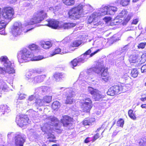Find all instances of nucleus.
Instances as JSON below:
<instances>
[{"label": "nucleus", "instance_id": "nucleus-26", "mask_svg": "<svg viewBox=\"0 0 146 146\" xmlns=\"http://www.w3.org/2000/svg\"><path fill=\"white\" fill-rule=\"evenodd\" d=\"M107 7H108L107 14L108 15H113L117 10V7L114 6L108 5Z\"/></svg>", "mask_w": 146, "mask_h": 146}, {"label": "nucleus", "instance_id": "nucleus-30", "mask_svg": "<svg viewBox=\"0 0 146 146\" xmlns=\"http://www.w3.org/2000/svg\"><path fill=\"white\" fill-rule=\"evenodd\" d=\"M129 60L130 63H135L138 61L139 58L137 56L132 55L130 56Z\"/></svg>", "mask_w": 146, "mask_h": 146}, {"label": "nucleus", "instance_id": "nucleus-17", "mask_svg": "<svg viewBox=\"0 0 146 146\" xmlns=\"http://www.w3.org/2000/svg\"><path fill=\"white\" fill-rule=\"evenodd\" d=\"M15 146H23L25 139V137L21 135H18L14 138Z\"/></svg>", "mask_w": 146, "mask_h": 146}, {"label": "nucleus", "instance_id": "nucleus-50", "mask_svg": "<svg viewBox=\"0 0 146 146\" xmlns=\"http://www.w3.org/2000/svg\"><path fill=\"white\" fill-rule=\"evenodd\" d=\"M5 73V69L0 67V74L4 75Z\"/></svg>", "mask_w": 146, "mask_h": 146}, {"label": "nucleus", "instance_id": "nucleus-29", "mask_svg": "<svg viewBox=\"0 0 146 146\" xmlns=\"http://www.w3.org/2000/svg\"><path fill=\"white\" fill-rule=\"evenodd\" d=\"M76 24L75 23H64L63 25V27L64 29H68L75 27Z\"/></svg>", "mask_w": 146, "mask_h": 146}, {"label": "nucleus", "instance_id": "nucleus-12", "mask_svg": "<svg viewBox=\"0 0 146 146\" xmlns=\"http://www.w3.org/2000/svg\"><path fill=\"white\" fill-rule=\"evenodd\" d=\"M103 67V65L101 62H97L94 67L88 69L86 71V73L89 75H91L94 73L97 74L100 73Z\"/></svg>", "mask_w": 146, "mask_h": 146}, {"label": "nucleus", "instance_id": "nucleus-58", "mask_svg": "<svg viewBox=\"0 0 146 146\" xmlns=\"http://www.w3.org/2000/svg\"><path fill=\"white\" fill-rule=\"evenodd\" d=\"M100 51L99 49H98L96 51L94 52L91 53L90 55L89 56V57H91L94 56V54L97 53L98 52Z\"/></svg>", "mask_w": 146, "mask_h": 146}, {"label": "nucleus", "instance_id": "nucleus-8", "mask_svg": "<svg viewBox=\"0 0 146 146\" xmlns=\"http://www.w3.org/2000/svg\"><path fill=\"white\" fill-rule=\"evenodd\" d=\"M48 125L47 123H45L43 126L41 127V130L43 132H44V134H47V138L49 139V141L54 142L55 140L51 139H55V137L54 135L51 134V127L48 126L47 128V126Z\"/></svg>", "mask_w": 146, "mask_h": 146}, {"label": "nucleus", "instance_id": "nucleus-37", "mask_svg": "<svg viewBox=\"0 0 146 146\" xmlns=\"http://www.w3.org/2000/svg\"><path fill=\"white\" fill-rule=\"evenodd\" d=\"M40 89V90L43 93L48 92L50 90V88L46 86L41 87Z\"/></svg>", "mask_w": 146, "mask_h": 146}, {"label": "nucleus", "instance_id": "nucleus-19", "mask_svg": "<svg viewBox=\"0 0 146 146\" xmlns=\"http://www.w3.org/2000/svg\"><path fill=\"white\" fill-rule=\"evenodd\" d=\"M47 23L45 24L49 27H52V28L56 29L58 27V24L59 22L54 19H52L46 21Z\"/></svg>", "mask_w": 146, "mask_h": 146}, {"label": "nucleus", "instance_id": "nucleus-2", "mask_svg": "<svg viewBox=\"0 0 146 146\" xmlns=\"http://www.w3.org/2000/svg\"><path fill=\"white\" fill-rule=\"evenodd\" d=\"M87 6L89 7H91L90 5L85 6L80 4L71 9L68 12L69 17L74 20L79 19L83 10L84 8H86Z\"/></svg>", "mask_w": 146, "mask_h": 146}, {"label": "nucleus", "instance_id": "nucleus-13", "mask_svg": "<svg viewBox=\"0 0 146 146\" xmlns=\"http://www.w3.org/2000/svg\"><path fill=\"white\" fill-rule=\"evenodd\" d=\"M14 13L13 9L11 7H7L3 11V17L5 19L11 20Z\"/></svg>", "mask_w": 146, "mask_h": 146}, {"label": "nucleus", "instance_id": "nucleus-6", "mask_svg": "<svg viewBox=\"0 0 146 146\" xmlns=\"http://www.w3.org/2000/svg\"><path fill=\"white\" fill-rule=\"evenodd\" d=\"M132 15L133 14L132 13H128L127 11L125 10H123L118 15L120 18L122 19V20H124L123 21L122 23V24L123 25H126Z\"/></svg>", "mask_w": 146, "mask_h": 146}, {"label": "nucleus", "instance_id": "nucleus-62", "mask_svg": "<svg viewBox=\"0 0 146 146\" xmlns=\"http://www.w3.org/2000/svg\"><path fill=\"white\" fill-rule=\"evenodd\" d=\"M35 99V97L33 95H31L29 97V101H33Z\"/></svg>", "mask_w": 146, "mask_h": 146}, {"label": "nucleus", "instance_id": "nucleus-45", "mask_svg": "<svg viewBox=\"0 0 146 146\" xmlns=\"http://www.w3.org/2000/svg\"><path fill=\"white\" fill-rule=\"evenodd\" d=\"M141 63H144L146 61V53L143 54L141 56Z\"/></svg>", "mask_w": 146, "mask_h": 146}, {"label": "nucleus", "instance_id": "nucleus-47", "mask_svg": "<svg viewBox=\"0 0 146 146\" xmlns=\"http://www.w3.org/2000/svg\"><path fill=\"white\" fill-rule=\"evenodd\" d=\"M71 63L73 67L76 66L78 63V62L77 59L76 58L74 59L73 61H71Z\"/></svg>", "mask_w": 146, "mask_h": 146}, {"label": "nucleus", "instance_id": "nucleus-33", "mask_svg": "<svg viewBox=\"0 0 146 146\" xmlns=\"http://www.w3.org/2000/svg\"><path fill=\"white\" fill-rule=\"evenodd\" d=\"M62 1L65 4L68 5H73L74 3V0H62Z\"/></svg>", "mask_w": 146, "mask_h": 146}, {"label": "nucleus", "instance_id": "nucleus-38", "mask_svg": "<svg viewBox=\"0 0 146 146\" xmlns=\"http://www.w3.org/2000/svg\"><path fill=\"white\" fill-rule=\"evenodd\" d=\"M35 103L37 105L40 106L45 105L43 99L41 100L40 99H37L35 102Z\"/></svg>", "mask_w": 146, "mask_h": 146}, {"label": "nucleus", "instance_id": "nucleus-28", "mask_svg": "<svg viewBox=\"0 0 146 146\" xmlns=\"http://www.w3.org/2000/svg\"><path fill=\"white\" fill-rule=\"evenodd\" d=\"M95 121L94 118H86L83 121V124L84 125H91Z\"/></svg>", "mask_w": 146, "mask_h": 146}, {"label": "nucleus", "instance_id": "nucleus-7", "mask_svg": "<svg viewBox=\"0 0 146 146\" xmlns=\"http://www.w3.org/2000/svg\"><path fill=\"white\" fill-rule=\"evenodd\" d=\"M22 29L21 23V22H15L11 30L12 35L14 36H17L21 34Z\"/></svg>", "mask_w": 146, "mask_h": 146}, {"label": "nucleus", "instance_id": "nucleus-59", "mask_svg": "<svg viewBox=\"0 0 146 146\" xmlns=\"http://www.w3.org/2000/svg\"><path fill=\"white\" fill-rule=\"evenodd\" d=\"M32 74L30 72H28L26 74V76L27 77L26 78H29V77H30L32 76Z\"/></svg>", "mask_w": 146, "mask_h": 146}, {"label": "nucleus", "instance_id": "nucleus-53", "mask_svg": "<svg viewBox=\"0 0 146 146\" xmlns=\"http://www.w3.org/2000/svg\"><path fill=\"white\" fill-rule=\"evenodd\" d=\"M81 57H82L84 59V60L85 61H86L88 58V57H87V55L84 53L81 55Z\"/></svg>", "mask_w": 146, "mask_h": 146}, {"label": "nucleus", "instance_id": "nucleus-57", "mask_svg": "<svg viewBox=\"0 0 146 146\" xmlns=\"http://www.w3.org/2000/svg\"><path fill=\"white\" fill-rule=\"evenodd\" d=\"M100 137L99 134L98 133H97L94 136V139H93V141H95L96 139L99 138Z\"/></svg>", "mask_w": 146, "mask_h": 146}, {"label": "nucleus", "instance_id": "nucleus-61", "mask_svg": "<svg viewBox=\"0 0 146 146\" xmlns=\"http://www.w3.org/2000/svg\"><path fill=\"white\" fill-rule=\"evenodd\" d=\"M26 79L28 80V82H33L34 83L33 78H26Z\"/></svg>", "mask_w": 146, "mask_h": 146}, {"label": "nucleus", "instance_id": "nucleus-36", "mask_svg": "<svg viewBox=\"0 0 146 146\" xmlns=\"http://www.w3.org/2000/svg\"><path fill=\"white\" fill-rule=\"evenodd\" d=\"M130 1V0H119V1L120 2V4L123 6H125L128 5Z\"/></svg>", "mask_w": 146, "mask_h": 146}, {"label": "nucleus", "instance_id": "nucleus-4", "mask_svg": "<svg viewBox=\"0 0 146 146\" xmlns=\"http://www.w3.org/2000/svg\"><path fill=\"white\" fill-rule=\"evenodd\" d=\"M88 90L92 95L95 101H101L104 98V95H102L101 92L98 90L91 87H88Z\"/></svg>", "mask_w": 146, "mask_h": 146}, {"label": "nucleus", "instance_id": "nucleus-24", "mask_svg": "<svg viewBox=\"0 0 146 146\" xmlns=\"http://www.w3.org/2000/svg\"><path fill=\"white\" fill-rule=\"evenodd\" d=\"M40 45L44 49H47L52 47V43L50 41L42 42H41Z\"/></svg>", "mask_w": 146, "mask_h": 146}, {"label": "nucleus", "instance_id": "nucleus-27", "mask_svg": "<svg viewBox=\"0 0 146 146\" xmlns=\"http://www.w3.org/2000/svg\"><path fill=\"white\" fill-rule=\"evenodd\" d=\"M66 76V75L65 74L62 73H56L54 76V77L57 81H59L62 80Z\"/></svg>", "mask_w": 146, "mask_h": 146}, {"label": "nucleus", "instance_id": "nucleus-48", "mask_svg": "<svg viewBox=\"0 0 146 146\" xmlns=\"http://www.w3.org/2000/svg\"><path fill=\"white\" fill-rule=\"evenodd\" d=\"M60 49L61 51V53H60V54H65L68 52V50H67L65 47L62 48Z\"/></svg>", "mask_w": 146, "mask_h": 146}, {"label": "nucleus", "instance_id": "nucleus-10", "mask_svg": "<svg viewBox=\"0 0 146 146\" xmlns=\"http://www.w3.org/2000/svg\"><path fill=\"white\" fill-rule=\"evenodd\" d=\"M45 120L47 121V123L48 125L47 126V127L49 126L51 127L50 126H54L56 127V129H58V123L59 121L55 117L51 116L47 117Z\"/></svg>", "mask_w": 146, "mask_h": 146}, {"label": "nucleus", "instance_id": "nucleus-35", "mask_svg": "<svg viewBox=\"0 0 146 146\" xmlns=\"http://www.w3.org/2000/svg\"><path fill=\"white\" fill-rule=\"evenodd\" d=\"M52 96H46L43 98V100L44 103H48L50 102L52 99Z\"/></svg>", "mask_w": 146, "mask_h": 146}, {"label": "nucleus", "instance_id": "nucleus-5", "mask_svg": "<svg viewBox=\"0 0 146 146\" xmlns=\"http://www.w3.org/2000/svg\"><path fill=\"white\" fill-rule=\"evenodd\" d=\"M125 87V86L121 85H115L108 89L107 94L108 95L113 96L118 94L120 91L124 92L123 89Z\"/></svg>", "mask_w": 146, "mask_h": 146}, {"label": "nucleus", "instance_id": "nucleus-22", "mask_svg": "<svg viewBox=\"0 0 146 146\" xmlns=\"http://www.w3.org/2000/svg\"><path fill=\"white\" fill-rule=\"evenodd\" d=\"M0 109L3 115L9 113L11 111L9 108L6 105H0Z\"/></svg>", "mask_w": 146, "mask_h": 146}, {"label": "nucleus", "instance_id": "nucleus-34", "mask_svg": "<svg viewBox=\"0 0 146 146\" xmlns=\"http://www.w3.org/2000/svg\"><path fill=\"white\" fill-rule=\"evenodd\" d=\"M83 42L82 40H79L75 41L73 42L72 44V46L73 47H76L79 46Z\"/></svg>", "mask_w": 146, "mask_h": 146}, {"label": "nucleus", "instance_id": "nucleus-3", "mask_svg": "<svg viewBox=\"0 0 146 146\" xmlns=\"http://www.w3.org/2000/svg\"><path fill=\"white\" fill-rule=\"evenodd\" d=\"M47 17L46 13L45 11L42 10L38 13L36 16L32 19L28 23V25H33L39 23L42 21L44 18Z\"/></svg>", "mask_w": 146, "mask_h": 146}, {"label": "nucleus", "instance_id": "nucleus-55", "mask_svg": "<svg viewBox=\"0 0 146 146\" xmlns=\"http://www.w3.org/2000/svg\"><path fill=\"white\" fill-rule=\"evenodd\" d=\"M26 96L25 94H21L19 96V99L20 100H23L25 98Z\"/></svg>", "mask_w": 146, "mask_h": 146}, {"label": "nucleus", "instance_id": "nucleus-21", "mask_svg": "<svg viewBox=\"0 0 146 146\" xmlns=\"http://www.w3.org/2000/svg\"><path fill=\"white\" fill-rule=\"evenodd\" d=\"M7 66H5V73H7L9 74H13L15 72V70L13 67L11 63V64L9 65H7Z\"/></svg>", "mask_w": 146, "mask_h": 146}, {"label": "nucleus", "instance_id": "nucleus-41", "mask_svg": "<svg viewBox=\"0 0 146 146\" xmlns=\"http://www.w3.org/2000/svg\"><path fill=\"white\" fill-rule=\"evenodd\" d=\"M139 145L140 146H146V139H140L139 141Z\"/></svg>", "mask_w": 146, "mask_h": 146}, {"label": "nucleus", "instance_id": "nucleus-52", "mask_svg": "<svg viewBox=\"0 0 146 146\" xmlns=\"http://www.w3.org/2000/svg\"><path fill=\"white\" fill-rule=\"evenodd\" d=\"M141 70L142 72H146V64L143 65L141 67Z\"/></svg>", "mask_w": 146, "mask_h": 146}, {"label": "nucleus", "instance_id": "nucleus-23", "mask_svg": "<svg viewBox=\"0 0 146 146\" xmlns=\"http://www.w3.org/2000/svg\"><path fill=\"white\" fill-rule=\"evenodd\" d=\"M0 61L4 66H7L8 64L9 65L11 64L10 61L5 56H1L0 58Z\"/></svg>", "mask_w": 146, "mask_h": 146}, {"label": "nucleus", "instance_id": "nucleus-39", "mask_svg": "<svg viewBox=\"0 0 146 146\" xmlns=\"http://www.w3.org/2000/svg\"><path fill=\"white\" fill-rule=\"evenodd\" d=\"M131 76L134 78L137 76L138 74V71L136 69H133L131 72Z\"/></svg>", "mask_w": 146, "mask_h": 146}, {"label": "nucleus", "instance_id": "nucleus-56", "mask_svg": "<svg viewBox=\"0 0 146 146\" xmlns=\"http://www.w3.org/2000/svg\"><path fill=\"white\" fill-rule=\"evenodd\" d=\"M129 116L131 119L134 120H135L136 119V117L133 113H132V115H130Z\"/></svg>", "mask_w": 146, "mask_h": 146}, {"label": "nucleus", "instance_id": "nucleus-44", "mask_svg": "<svg viewBox=\"0 0 146 146\" xmlns=\"http://www.w3.org/2000/svg\"><path fill=\"white\" fill-rule=\"evenodd\" d=\"M29 48L31 50H36L38 48V47L36 45L33 44L29 45Z\"/></svg>", "mask_w": 146, "mask_h": 146}, {"label": "nucleus", "instance_id": "nucleus-51", "mask_svg": "<svg viewBox=\"0 0 146 146\" xmlns=\"http://www.w3.org/2000/svg\"><path fill=\"white\" fill-rule=\"evenodd\" d=\"M78 60V63H83L85 61L84 60V59L82 57H81V55L80 56V58L77 59Z\"/></svg>", "mask_w": 146, "mask_h": 146}, {"label": "nucleus", "instance_id": "nucleus-15", "mask_svg": "<svg viewBox=\"0 0 146 146\" xmlns=\"http://www.w3.org/2000/svg\"><path fill=\"white\" fill-rule=\"evenodd\" d=\"M97 15L96 13H94L89 17L88 19V23H91L93 28H96V26L100 25L101 23L100 22L96 23L95 21L97 17Z\"/></svg>", "mask_w": 146, "mask_h": 146}, {"label": "nucleus", "instance_id": "nucleus-32", "mask_svg": "<svg viewBox=\"0 0 146 146\" xmlns=\"http://www.w3.org/2000/svg\"><path fill=\"white\" fill-rule=\"evenodd\" d=\"M52 109L55 110L60 107V104L58 101L54 102L52 104Z\"/></svg>", "mask_w": 146, "mask_h": 146}, {"label": "nucleus", "instance_id": "nucleus-14", "mask_svg": "<svg viewBox=\"0 0 146 146\" xmlns=\"http://www.w3.org/2000/svg\"><path fill=\"white\" fill-rule=\"evenodd\" d=\"M64 90L66 92V96L67 97L65 103L66 104H72L73 102L72 97L74 95V92L72 90V89H64Z\"/></svg>", "mask_w": 146, "mask_h": 146}, {"label": "nucleus", "instance_id": "nucleus-18", "mask_svg": "<svg viewBox=\"0 0 146 146\" xmlns=\"http://www.w3.org/2000/svg\"><path fill=\"white\" fill-rule=\"evenodd\" d=\"M63 118L61 119V123L64 127H68L71 124L70 123L72 119L67 115H65L63 117Z\"/></svg>", "mask_w": 146, "mask_h": 146}, {"label": "nucleus", "instance_id": "nucleus-9", "mask_svg": "<svg viewBox=\"0 0 146 146\" xmlns=\"http://www.w3.org/2000/svg\"><path fill=\"white\" fill-rule=\"evenodd\" d=\"M16 122L17 125L21 127L29 123L30 121L27 116H17L16 117Z\"/></svg>", "mask_w": 146, "mask_h": 146}, {"label": "nucleus", "instance_id": "nucleus-42", "mask_svg": "<svg viewBox=\"0 0 146 146\" xmlns=\"http://www.w3.org/2000/svg\"><path fill=\"white\" fill-rule=\"evenodd\" d=\"M124 124V120L121 119H119L117 122V125L118 126L123 127Z\"/></svg>", "mask_w": 146, "mask_h": 146}, {"label": "nucleus", "instance_id": "nucleus-40", "mask_svg": "<svg viewBox=\"0 0 146 146\" xmlns=\"http://www.w3.org/2000/svg\"><path fill=\"white\" fill-rule=\"evenodd\" d=\"M122 20V19L120 18L117 15V16L115 19L113 20V23L115 25L117 24L118 23H121Z\"/></svg>", "mask_w": 146, "mask_h": 146}, {"label": "nucleus", "instance_id": "nucleus-11", "mask_svg": "<svg viewBox=\"0 0 146 146\" xmlns=\"http://www.w3.org/2000/svg\"><path fill=\"white\" fill-rule=\"evenodd\" d=\"M83 101L82 106L83 111L86 112H89L92 107V101L88 98H85Z\"/></svg>", "mask_w": 146, "mask_h": 146}, {"label": "nucleus", "instance_id": "nucleus-49", "mask_svg": "<svg viewBox=\"0 0 146 146\" xmlns=\"http://www.w3.org/2000/svg\"><path fill=\"white\" fill-rule=\"evenodd\" d=\"M60 49L61 51V53H60V54H65L68 52V50H67L65 47L62 48Z\"/></svg>", "mask_w": 146, "mask_h": 146}, {"label": "nucleus", "instance_id": "nucleus-1", "mask_svg": "<svg viewBox=\"0 0 146 146\" xmlns=\"http://www.w3.org/2000/svg\"><path fill=\"white\" fill-rule=\"evenodd\" d=\"M34 55L28 50L26 48L20 50L18 53V59L20 63L27 62L30 61H37L42 59L44 58L42 56H39L34 57Z\"/></svg>", "mask_w": 146, "mask_h": 146}, {"label": "nucleus", "instance_id": "nucleus-25", "mask_svg": "<svg viewBox=\"0 0 146 146\" xmlns=\"http://www.w3.org/2000/svg\"><path fill=\"white\" fill-rule=\"evenodd\" d=\"M45 77L46 76L43 75L35 77L33 78L34 83H40L43 82Z\"/></svg>", "mask_w": 146, "mask_h": 146}, {"label": "nucleus", "instance_id": "nucleus-43", "mask_svg": "<svg viewBox=\"0 0 146 146\" xmlns=\"http://www.w3.org/2000/svg\"><path fill=\"white\" fill-rule=\"evenodd\" d=\"M61 49L60 48H56L52 53L51 54V56H53L56 54H60V53H61Z\"/></svg>", "mask_w": 146, "mask_h": 146}, {"label": "nucleus", "instance_id": "nucleus-20", "mask_svg": "<svg viewBox=\"0 0 146 146\" xmlns=\"http://www.w3.org/2000/svg\"><path fill=\"white\" fill-rule=\"evenodd\" d=\"M108 7L105 6L100 8L99 11L97 12H96L97 14V16L98 17L100 16H104L107 14Z\"/></svg>", "mask_w": 146, "mask_h": 146}, {"label": "nucleus", "instance_id": "nucleus-54", "mask_svg": "<svg viewBox=\"0 0 146 146\" xmlns=\"http://www.w3.org/2000/svg\"><path fill=\"white\" fill-rule=\"evenodd\" d=\"M54 8V13H55V12L56 13L57 11H58L60 9V6H57L55 7Z\"/></svg>", "mask_w": 146, "mask_h": 146}, {"label": "nucleus", "instance_id": "nucleus-46", "mask_svg": "<svg viewBox=\"0 0 146 146\" xmlns=\"http://www.w3.org/2000/svg\"><path fill=\"white\" fill-rule=\"evenodd\" d=\"M146 45V42H141L137 46L139 48H144Z\"/></svg>", "mask_w": 146, "mask_h": 146}, {"label": "nucleus", "instance_id": "nucleus-64", "mask_svg": "<svg viewBox=\"0 0 146 146\" xmlns=\"http://www.w3.org/2000/svg\"><path fill=\"white\" fill-rule=\"evenodd\" d=\"M134 40V38L133 37L131 36H129L127 38V40L129 42H131Z\"/></svg>", "mask_w": 146, "mask_h": 146}, {"label": "nucleus", "instance_id": "nucleus-60", "mask_svg": "<svg viewBox=\"0 0 146 146\" xmlns=\"http://www.w3.org/2000/svg\"><path fill=\"white\" fill-rule=\"evenodd\" d=\"M129 76L127 75V74H124L123 76H122V78L125 79V80L127 79L128 78H129Z\"/></svg>", "mask_w": 146, "mask_h": 146}, {"label": "nucleus", "instance_id": "nucleus-63", "mask_svg": "<svg viewBox=\"0 0 146 146\" xmlns=\"http://www.w3.org/2000/svg\"><path fill=\"white\" fill-rule=\"evenodd\" d=\"M138 21V20L137 19H135L133 20L132 22V24H137Z\"/></svg>", "mask_w": 146, "mask_h": 146}, {"label": "nucleus", "instance_id": "nucleus-16", "mask_svg": "<svg viewBox=\"0 0 146 146\" xmlns=\"http://www.w3.org/2000/svg\"><path fill=\"white\" fill-rule=\"evenodd\" d=\"M128 48L127 46H125L121 48V50L119 51L118 54L121 55L120 58L117 59V64L119 65L123 63V60L124 59L125 55L126 54Z\"/></svg>", "mask_w": 146, "mask_h": 146}, {"label": "nucleus", "instance_id": "nucleus-31", "mask_svg": "<svg viewBox=\"0 0 146 146\" xmlns=\"http://www.w3.org/2000/svg\"><path fill=\"white\" fill-rule=\"evenodd\" d=\"M101 63L103 65V67L101 70V71L100 72L101 73V76L102 77H106L108 74V69L107 68L104 69V65L102 63Z\"/></svg>", "mask_w": 146, "mask_h": 146}]
</instances>
